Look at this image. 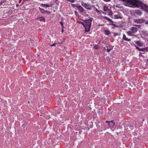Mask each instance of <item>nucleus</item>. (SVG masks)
Returning a JSON list of instances; mask_svg holds the SVG:
<instances>
[{"label":"nucleus","mask_w":148,"mask_h":148,"mask_svg":"<svg viewBox=\"0 0 148 148\" xmlns=\"http://www.w3.org/2000/svg\"><path fill=\"white\" fill-rule=\"evenodd\" d=\"M135 43L139 47H142L143 45V43H142L141 42L139 41H137Z\"/></svg>","instance_id":"obj_9"},{"label":"nucleus","mask_w":148,"mask_h":148,"mask_svg":"<svg viewBox=\"0 0 148 148\" xmlns=\"http://www.w3.org/2000/svg\"><path fill=\"white\" fill-rule=\"evenodd\" d=\"M76 12H75V13H76Z\"/></svg>","instance_id":"obj_32"},{"label":"nucleus","mask_w":148,"mask_h":148,"mask_svg":"<svg viewBox=\"0 0 148 148\" xmlns=\"http://www.w3.org/2000/svg\"><path fill=\"white\" fill-rule=\"evenodd\" d=\"M63 28H62V33H63V32L64 31Z\"/></svg>","instance_id":"obj_26"},{"label":"nucleus","mask_w":148,"mask_h":148,"mask_svg":"<svg viewBox=\"0 0 148 148\" xmlns=\"http://www.w3.org/2000/svg\"><path fill=\"white\" fill-rule=\"evenodd\" d=\"M53 5V4H51L50 5L47 4H40V6L42 7L48 8L49 7H52Z\"/></svg>","instance_id":"obj_8"},{"label":"nucleus","mask_w":148,"mask_h":148,"mask_svg":"<svg viewBox=\"0 0 148 148\" xmlns=\"http://www.w3.org/2000/svg\"><path fill=\"white\" fill-rule=\"evenodd\" d=\"M4 2H5V1H4V0L0 2V5H1V4H2L3 3H4Z\"/></svg>","instance_id":"obj_21"},{"label":"nucleus","mask_w":148,"mask_h":148,"mask_svg":"<svg viewBox=\"0 0 148 148\" xmlns=\"http://www.w3.org/2000/svg\"><path fill=\"white\" fill-rule=\"evenodd\" d=\"M147 61L148 62V59H147Z\"/></svg>","instance_id":"obj_36"},{"label":"nucleus","mask_w":148,"mask_h":148,"mask_svg":"<svg viewBox=\"0 0 148 148\" xmlns=\"http://www.w3.org/2000/svg\"><path fill=\"white\" fill-rule=\"evenodd\" d=\"M110 125H111V124H112V123H110Z\"/></svg>","instance_id":"obj_34"},{"label":"nucleus","mask_w":148,"mask_h":148,"mask_svg":"<svg viewBox=\"0 0 148 148\" xmlns=\"http://www.w3.org/2000/svg\"><path fill=\"white\" fill-rule=\"evenodd\" d=\"M113 18L115 19L119 18L122 19V18L119 14H117L114 15Z\"/></svg>","instance_id":"obj_6"},{"label":"nucleus","mask_w":148,"mask_h":148,"mask_svg":"<svg viewBox=\"0 0 148 148\" xmlns=\"http://www.w3.org/2000/svg\"><path fill=\"white\" fill-rule=\"evenodd\" d=\"M136 48L139 51H145V48H141L138 47L136 46Z\"/></svg>","instance_id":"obj_15"},{"label":"nucleus","mask_w":148,"mask_h":148,"mask_svg":"<svg viewBox=\"0 0 148 148\" xmlns=\"http://www.w3.org/2000/svg\"><path fill=\"white\" fill-rule=\"evenodd\" d=\"M123 39L125 41L130 42L131 41V39L128 38L127 37H126V35L124 34L123 35Z\"/></svg>","instance_id":"obj_7"},{"label":"nucleus","mask_w":148,"mask_h":148,"mask_svg":"<svg viewBox=\"0 0 148 148\" xmlns=\"http://www.w3.org/2000/svg\"><path fill=\"white\" fill-rule=\"evenodd\" d=\"M130 30L128 31V33L130 34H135L138 31L137 28L135 27H132L130 28Z\"/></svg>","instance_id":"obj_3"},{"label":"nucleus","mask_w":148,"mask_h":148,"mask_svg":"<svg viewBox=\"0 0 148 148\" xmlns=\"http://www.w3.org/2000/svg\"><path fill=\"white\" fill-rule=\"evenodd\" d=\"M105 32L106 33V35H109L111 34L110 32L108 30H105Z\"/></svg>","instance_id":"obj_16"},{"label":"nucleus","mask_w":148,"mask_h":148,"mask_svg":"<svg viewBox=\"0 0 148 148\" xmlns=\"http://www.w3.org/2000/svg\"><path fill=\"white\" fill-rule=\"evenodd\" d=\"M38 20L40 21H43L44 22H45V18L43 17H40L39 18H38Z\"/></svg>","instance_id":"obj_13"},{"label":"nucleus","mask_w":148,"mask_h":148,"mask_svg":"<svg viewBox=\"0 0 148 148\" xmlns=\"http://www.w3.org/2000/svg\"><path fill=\"white\" fill-rule=\"evenodd\" d=\"M92 20L91 19H89L85 21L84 23L81 22L85 28V32H89L91 27Z\"/></svg>","instance_id":"obj_1"},{"label":"nucleus","mask_w":148,"mask_h":148,"mask_svg":"<svg viewBox=\"0 0 148 148\" xmlns=\"http://www.w3.org/2000/svg\"><path fill=\"white\" fill-rule=\"evenodd\" d=\"M145 23L148 25V21H147L145 22Z\"/></svg>","instance_id":"obj_28"},{"label":"nucleus","mask_w":148,"mask_h":148,"mask_svg":"<svg viewBox=\"0 0 148 148\" xmlns=\"http://www.w3.org/2000/svg\"><path fill=\"white\" fill-rule=\"evenodd\" d=\"M100 48V46L98 45H97L94 47V48L95 49H97Z\"/></svg>","instance_id":"obj_17"},{"label":"nucleus","mask_w":148,"mask_h":148,"mask_svg":"<svg viewBox=\"0 0 148 148\" xmlns=\"http://www.w3.org/2000/svg\"><path fill=\"white\" fill-rule=\"evenodd\" d=\"M111 49H109L108 48H107V52H109Z\"/></svg>","instance_id":"obj_23"},{"label":"nucleus","mask_w":148,"mask_h":148,"mask_svg":"<svg viewBox=\"0 0 148 148\" xmlns=\"http://www.w3.org/2000/svg\"><path fill=\"white\" fill-rule=\"evenodd\" d=\"M104 18H105L108 21L110 22V23L112 24L113 23V21L111 20L110 18L106 17V16H104Z\"/></svg>","instance_id":"obj_12"},{"label":"nucleus","mask_w":148,"mask_h":148,"mask_svg":"<svg viewBox=\"0 0 148 148\" xmlns=\"http://www.w3.org/2000/svg\"><path fill=\"white\" fill-rule=\"evenodd\" d=\"M116 34H115V35L116 36Z\"/></svg>","instance_id":"obj_31"},{"label":"nucleus","mask_w":148,"mask_h":148,"mask_svg":"<svg viewBox=\"0 0 148 148\" xmlns=\"http://www.w3.org/2000/svg\"><path fill=\"white\" fill-rule=\"evenodd\" d=\"M145 21V20L142 18L134 19L133 20V21L134 22L139 24L144 23Z\"/></svg>","instance_id":"obj_4"},{"label":"nucleus","mask_w":148,"mask_h":148,"mask_svg":"<svg viewBox=\"0 0 148 148\" xmlns=\"http://www.w3.org/2000/svg\"><path fill=\"white\" fill-rule=\"evenodd\" d=\"M109 121H106V123H108V124H109V122H108Z\"/></svg>","instance_id":"obj_29"},{"label":"nucleus","mask_w":148,"mask_h":148,"mask_svg":"<svg viewBox=\"0 0 148 148\" xmlns=\"http://www.w3.org/2000/svg\"><path fill=\"white\" fill-rule=\"evenodd\" d=\"M60 24L62 25V28H64V25L63 23L62 22H60Z\"/></svg>","instance_id":"obj_19"},{"label":"nucleus","mask_w":148,"mask_h":148,"mask_svg":"<svg viewBox=\"0 0 148 148\" xmlns=\"http://www.w3.org/2000/svg\"><path fill=\"white\" fill-rule=\"evenodd\" d=\"M104 11H106V10H105V7H104Z\"/></svg>","instance_id":"obj_30"},{"label":"nucleus","mask_w":148,"mask_h":148,"mask_svg":"<svg viewBox=\"0 0 148 148\" xmlns=\"http://www.w3.org/2000/svg\"><path fill=\"white\" fill-rule=\"evenodd\" d=\"M57 44V43H54L52 45H51L50 46L51 47L52 46H55Z\"/></svg>","instance_id":"obj_20"},{"label":"nucleus","mask_w":148,"mask_h":148,"mask_svg":"<svg viewBox=\"0 0 148 148\" xmlns=\"http://www.w3.org/2000/svg\"><path fill=\"white\" fill-rule=\"evenodd\" d=\"M28 103H29V101H28Z\"/></svg>","instance_id":"obj_35"},{"label":"nucleus","mask_w":148,"mask_h":148,"mask_svg":"<svg viewBox=\"0 0 148 148\" xmlns=\"http://www.w3.org/2000/svg\"><path fill=\"white\" fill-rule=\"evenodd\" d=\"M71 5H72L73 7H77V6L78 5H76L75 4H72Z\"/></svg>","instance_id":"obj_22"},{"label":"nucleus","mask_w":148,"mask_h":148,"mask_svg":"<svg viewBox=\"0 0 148 148\" xmlns=\"http://www.w3.org/2000/svg\"><path fill=\"white\" fill-rule=\"evenodd\" d=\"M39 9L41 13L42 14H44L45 13L46 10H45L41 8L40 7H39Z\"/></svg>","instance_id":"obj_14"},{"label":"nucleus","mask_w":148,"mask_h":148,"mask_svg":"<svg viewBox=\"0 0 148 148\" xmlns=\"http://www.w3.org/2000/svg\"><path fill=\"white\" fill-rule=\"evenodd\" d=\"M45 13H46L47 14H50V12L49 11L46 10Z\"/></svg>","instance_id":"obj_18"},{"label":"nucleus","mask_w":148,"mask_h":148,"mask_svg":"<svg viewBox=\"0 0 148 148\" xmlns=\"http://www.w3.org/2000/svg\"><path fill=\"white\" fill-rule=\"evenodd\" d=\"M145 48V50L146 51H148V49H147V48Z\"/></svg>","instance_id":"obj_24"},{"label":"nucleus","mask_w":148,"mask_h":148,"mask_svg":"<svg viewBox=\"0 0 148 148\" xmlns=\"http://www.w3.org/2000/svg\"><path fill=\"white\" fill-rule=\"evenodd\" d=\"M135 13L137 15H141L142 14V12L138 10H136L135 11Z\"/></svg>","instance_id":"obj_11"},{"label":"nucleus","mask_w":148,"mask_h":148,"mask_svg":"<svg viewBox=\"0 0 148 148\" xmlns=\"http://www.w3.org/2000/svg\"><path fill=\"white\" fill-rule=\"evenodd\" d=\"M108 122H109V123L108 124L109 127H112L114 125V123L113 120L109 121Z\"/></svg>","instance_id":"obj_10"},{"label":"nucleus","mask_w":148,"mask_h":148,"mask_svg":"<svg viewBox=\"0 0 148 148\" xmlns=\"http://www.w3.org/2000/svg\"><path fill=\"white\" fill-rule=\"evenodd\" d=\"M22 0H20L19 1V3H20L21 1Z\"/></svg>","instance_id":"obj_27"},{"label":"nucleus","mask_w":148,"mask_h":148,"mask_svg":"<svg viewBox=\"0 0 148 148\" xmlns=\"http://www.w3.org/2000/svg\"><path fill=\"white\" fill-rule=\"evenodd\" d=\"M104 1L106 2H108L110 1V0H104Z\"/></svg>","instance_id":"obj_25"},{"label":"nucleus","mask_w":148,"mask_h":148,"mask_svg":"<svg viewBox=\"0 0 148 148\" xmlns=\"http://www.w3.org/2000/svg\"><path fill=\"white\" fill-rule=\"evenodd\" d=\"M76 12H75V13H76Z\"/></svg>","instance_id":"obj_33"},{"label":"nucleus","mask_w":148,"mask_h":148,"mask_svg":"<svg viewBox=\"0 0 148 148\" xmlns=\"http://www.w3.org/2000/svg\"><path fill=\"white\" fill-rule=\"evenodd\" d=\"M81 4L85 8L88 10H90L91 9V6L88 3H86L84 2H82Z\"/></svg>","instance_id":"obj_2"},{"label":"nucleus","mask_w":148,"mask_h":148,"mask_svg":"<svg viewBox=\"0 0 148 148\" xmlns=\"http://www.w3.org/2000/svg\"><path fill=\"white\" fill-rule=\"evenodd\" d=\"M77 8L81 13H83L85 12L84 9L81 5H79L77 6Z\"/></svg>","instance_id":"obj_5"}]
</instances>
